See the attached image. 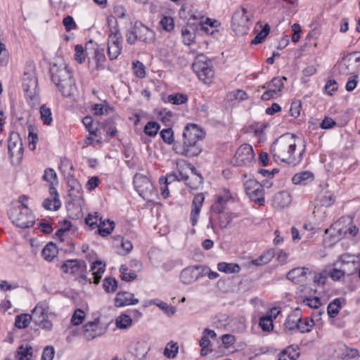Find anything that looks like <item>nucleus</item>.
Returning a JSON list of instances; mask_svg holds the SVG:
<instances>
[{
	"mask_svg": "<svg viewBox=\"0 0 360 360\" xmlns=\"http://www.w3.org/2000/svg\"><path fill=\"white\" fill-rule=\"evenodd\" d=\"M314 326V321L313 319H304L302 320L301 319L300 326H299V330L301 333H309L311 330Z\"/></svg>",
	"mask_w": 360,
	"mask_h": 360,
	"instance_id": "obj_55",
	"label": "nucleus"
},
{
	"mask_svg": "<svg viewBox=\"0 0 360 360\" xmlns=\"http://www.w3.org/2000/svg\"><path fill=\"white\" fill-rule=\"evenodd\" d=\"M187 96L182 94H171L167 97L168 102L175 105L185 103L187 101Z\"/></svg>",
	"mask_w": 360,
	"mask_h": 360,
	"instance_id": "obj_47",
	"label": "nucleus"
},
{
	"mask_svg": "<svg viewBox=\"0 0 360 360\" xmlns=\"http://www.w3.org/2000/svg\"><path fill=\"white\" fill-rule=\"evenodd\" d=\"M186 169H189L191 172V176L186 181V184L192 189H196L202 183V177L200 174L196 173L195 167H187Z\"/></svg>",
	"mask_w": 360,
	"mask_h": 360,
	"instance_id": "obj_28",
	"label": "nucleus"
},
{
	"mask_svg": "<svg viewBox=\"0 0 360 360\" xmlns=\"http://www.w3.org/2000/svg\"><path fill=\"white\" fill-rule=\"evenodd\" d=\"M105 264L102 263L101 261H96L92 264L91 271L94 276V283L95 284L99 283L102 274L105 271Z\"/></svg>",
	"mask_w": 360,
	"mask_h": 360,
	"instance_id": "obj_29",
	"label": "nucleus"
},
{
	"mask_svg": "<svg viewBox=\"0 0 360 360\" xmlns=\"http://www.w3.org/2000/svg\"><path fill=\"white\" fill-rule=\"evenodd\" d=\"M102 333V329L99 327V321L97 320L88 322L84 326L83 335L87 340H91Z\"/></svg>",
	"mask_w": 360,
	"mask_h": 360,
	"instance_id": "obj_19",
	"label": "nucleus"
},
{
	"mask_svg": "<svg viewBox=\"0 0 360 360\" xmlns=\"http://www.w3.org/2000/svg\"><path fill=\"white\" fill-rule=\"evenodd\" d=\"M205 197L202 193H198L194 196L192 202V210L190 214V221L192 226H195L204 202Z\"/></svg>",
	"mask_w": 360,
	"mask_h": 360,
	"instance_id": "obj_18",
	"label": "nucleus"
},
{
	"mask_svg": "<svg viewBox=\"0 0 360 360\" xmlns=\"http://www.w3.org/2000/svg\"><path fill=\"white\" fill-rule=\"evenodd\" d=\"M243 185L246 195L252 201H254L259 205L264 204V185L260 184L257 180L251 178L244 181Z\"/></svg>",
	"mask_w": 360,
	"mask_h": 360,
	"instance_id": "obj_9",
	"label": "nucleus"
},
{
	"mask_svg": "<svg viewBox=\"0 0 360 360\" xmlns=\"http://www.w3.org/2000/svg\"><path fill=\"white\" fill-rule=\"evenodd\" d=\"M98 226L99 233L103 236H107L111 233V231L114 229V222L108 220L106 222L105 221H101Z\"/></svg>",
	"mask_w": 360,
	"mask_h": 360,
	"instance_id": "obj_41",
	"label": "nucleus"
},
{
	"mask_svg": "<svg viewBox=\"0 0 360 360\" xmlns=\"http://www.w3.org/2000/svg\"><path fill=\"white\" fill-rule=\"evenodd\" d=\"M57 253L56 247L52 243H48L42 250L41 255L46 261H51Z\"/></svg>",
	"mask_w": 360,
	"mask_h": 360,
	"instance_id": "obj_34",
	"label": "nucleus"
},
{
	"mask_svg": "<svg viewBox=\"0 0 360 360\" xmlns=\"http://www.w3.org/2000/svg\"><path fill=\"white\" fill-rule=\"evenodd\" d=\"M148 350L149 347L147 343L143 341H134L130 346V353L135 357L134 360H143Z\"/></svg>",
	"mask_w": 360,
	"mask_h": 360,
	"instance_id": "obj_20",
	"label": "nucleus"
},
{
	"mask_svg": "<svg viewBox=\"0 0 360 360\" xmlns=\"http://www.w3.org/2000/svg\"><path fill=\"white\" fill-rule=\"evenodd\" d=\"M40 115L44 124L50 125L52 123V113L49 108H47L45 105H41L40 107Z\"/></svg>",
	"mask_w": 360,
	"mask_h": 360,
	"instance_id": "obj_40",
	"label": "nucleus"
},
{
	"mask_svg": "<svg viewBox=\"0 0 360 360\" xmlns=\"http://www.w3.org/2000/svg\"><path fill=\"white\" fill-rule=\"evenodd\" d=\"M301 319V311L296 309L288 316L284 323L285 329L290 331L295 329L299 330Z\"/></svg>",
	"mask_w": 360,
	"mask_h": 360,
	"instance_id": "obj_23",
	"label": "nucleus"
},
{
	"mask_svg": "<svg viewBox=\"0 0 360 360\" xmlns=\"http://www.w3.org/2000/svg\"><path fill=\"white\" fill-rule=\"evenodd\" d=\"M309 269L305 267H296L288 271L286 277L294 283H300L306 281L307 274Z\"/></svg>",
	"mask_w": 360,
	"mask_h": 360,
	"instance_id": "obj_22",
	"label": "nucleus"
},
{
	"mask_svg": "<svg viewBox=\"0 0 360 360\" xmlns=\"http://www.w3.org/2000/svg\"><path fill=\"white\" fill-rule=\"evenodd\" d=\"M295 136L287 134L276 139L271 147V153L276 162H285L289 165H296L301 160V153L297 156Z\"/></svg>",
	"mask_w": 360,
	"mask_h": 360,
	"instance_id": "obj_1",
	"label": "nucleus"
},
{
	"mask_svg": "<svg viewBox=\"0 0 360 360\" xmlns=\"http://www.w3.org/2000/svg\"><path fill=\"white\" fill-rule=\"evenodd\" d=\"M199 266H193L185 268L180 274L181 281L185 285H189L204 276L202 271H199Z\"/></svg>",
	"mask_w": 360,
	"mask_h": 360,
	"instance_id": "obj_16",
	"label": "nucleus"
},
{
	"mask_svg": "<svg viewBox=\"0 0 360 360\" xmlns=\"http://www.w3.org/2000/svg\"><path fill=\"white\" fill-rule=\"evenodd\" d=\"M340 301L339 299L334 300L328 306V314L330 317L333 318L339 313L340 309Z\"/></svg>",
	"mask_w": 360,
	"mask_h": 360,
	"instance_id": "obj_45",
	"label": "nucleus"
},
{
	"mask_svg": "<svg viewBox=\"0 0 360 360\" xmlns=\"http://www.w3.org/2000/svg\"><path fill=\"white\" fill-rule=\"evenodd\" d=\"M103 131L110 137H114L117 133L115 123L112 120H108L103 126Z\"/></svg>",
	"mask_w": 360,
	"mask_h": 360,
	"instance_id": "obj_50",
	"label": "nucleus"
},
{
	"mask_svg": "<svg viewBox=\"0 0 360 360\" xmlns=\"http://www.w3.org/2000/svg\"><path fill=\"white\" fill-rule=\"evenodd\" d=\"M339 226H340V223L337 222L334 225H333L330 229H326L325 233L328 234L329 232H330L332 231H338V237L340 238V237H342V235L345 236L347 233L349 235L354 236L356 235V233L359 231V229L355 225L351 224L350 226L347 229H345L344 231H342L340 228H339Z\"/></svg>",
	"mask_w": 360,
	"mask_h": 360,
	"instance_id": "obj_27",
	"label": "nucleus"
},
{
	"mask_svg": "<svg viewBox=\"0 0 360 360\" xmlns=\"http://www.w3.org/2000/svg\"><path fill=\"white\" fill-rule=\"evenodd\" d=\"M43 207L48 210H58L60 207L59 199L46 198L43 202Z\"/></svg>",
	"mask_w": 360,
	"mask_h": 360,
	"instance_id": "obj_46",
	"label": "nucleus"
},
{
	"mask_svg": "<svg viewBox=\"0 0 360 360\" xmlns=\"http://www.w3.org/2000/svg\"><path fill=\"white\" fill-rule=\"evenodd\" d=\"M231 198L229 191H225L224 196H219L217 200L212 205L211 210L217 214L222 213L225 209L226 202Z\"/></svg>",
	"mask_w": 360,
	"mask_h": 360,
	"instance_id": "obj_25",
	"label": "nucleus"
},
{
	"mask_svg": "<svg viewBox=\"0 0 360 360\" xmlns=\"http://www.w3.org/2000/svg\"><path fill=\"white\" fill-rule=\"evenodd\" d=\"M122 36L117 26H115L110 29V34L108 39V45L122 46Z\"/></svg>",
	"mask_w": 360,
	"mask_h": 360,
	"instance_id": "obj_30",
	"label": "nucleus"
},
{
	"mask_svg": "<svg viewBox=\"0 0 360 360\" xmlns=\"http://www.w3.org/2000/svg\"><path fill=\"white\" fill-rule=\"evenodd\" d=\"M59 169L65 179L68 178V174H73V165L68 159L61 160Z\"/></svg>",
	"mask_w": 360,
	"mask_h": 360,
	"instance_id": "obj_38",
	"label": "nucleus"
},
{
	"mask_svg": "<svg viewBox=\"0 0 360 360\" xmlns=\"http://www.w3.org/2000/svg\"><path fill=\"white\" fill-rule=\"evenodd\" d=\"M134 186L140 196L147 201H153L156 192L153 183L145 176H135Z\"/></svg>",
	"mask_w": 360,
	"mask_h": 360,
	"instance_id": "obj_12",
	"label": "nucleus"
},
{
	"mask_svg": "<svg viewBox=\"0 0 360 360\" xmlns=\"http://www.w3.org/2000/svg\"><path fill=\"white\" fill-rule=\"evenodd\" d=\"M98 221H100V222L101 221V217H100L98 212L89 214L88 216L85 218L86 224L91 226L92 229H94L96 226H97Z\"/></svg>",
	"mask_w": 360,
	"mask_h": 360,
	"instance_id": "obj_56",
	"label": "nucleus"
},
{
	"mask_svg": "<svg viewBox=\"0 0 360 360\" xmlns=\"http://www.w3.org/2000/svg\"><path fill=\"white\" fill-rule=\"evenodd\" d=\"M33 348L29 344L21 345L15 356L18 360H30L32 356Z\"/></svg>",
	"mask_w": 360,
	"mask_h": 360,
	"instance_id": "obj_31",
	"label": "nucleus"
},
{
	"mask_svg": "<svg viewBox=\"0 0 360 360\" xmlns=\"http://www.w3.org/2000/svg\"><path fill=\"white\" fill-rule=\"evenodd\" d=\"M51 79L58 90L65 97L74 96L77 91L72 72L63 63L53 64L50 68Z\"/></svg>",
	"mask_w": 360,
	"mask_h": 360,
	"instance_id": "obj_2",
	"label": "nucleus"
},
{
	"mask_svg": "<svg viewBox=\"0 0 360 360\" xmlns=\"http://www.w3.org/2000/svg\"><path fill=\"white\" fill-rule=\"evenodd\" d=\"M103 287L105 292H113L117 289V281L114 278L106 277L103 281Z\"/></svg>",
	"mask_w": 360,
	"mask_h": 360,
	"instance_id": "obj_44",
	"label": "nucleus"
},
{
	"mask_svg": "<svg viewBox=\"0 0 360 360\" xmlns=\"http://www.w3.org/2000/svg\"><path fill=\"white\" fill-rule=\"evenodd\" d=\"M32 319V316L28 314L18 315L15 317V326L18 328H25L29 326Z\"/></svg>",
	"mask_w": 360,
	"mask_h": 360,
	"instance_id": "obj_36",
	"label": "nucleus"
},
{
	"mask_svg": "<svg viewBox=\"0 0 360 360\" xmlns=\"http://www.w3.org/2000/svg\"><path fill=\"white\" fill-rule=\"evenodd\" d=\"M133 70L134 74L139 78H143L146 76L145 66L140 61L133 63Z\"/></svg>",
	"mask_w": 360,
	"mask_h": 360,
	"instance_id": "obj_57",
	"label": "nucleus"
},
{
	"mask_svg": "<svg viewBox=\"0 0 360 360\" xmlns=\"http://www.w3.org/2000/svg\"><path fill=\"white\" fill-rule=\"evenodd\" d=\"M234 158L236 165H248L255 159L252 147L249 144L241 145L236 150Z\"/></svg>",
	"mask_w": 360,
	"mask_h": 360,
	"instance_id": "obj_14",
	"label": "nucleus"
},
{
	"mask_svg": "<svg viewBox=\"0 0 360 360\" xmlns=\"http://www.w3.org/2000/svg\"><path fill=\"white\" fill-rule=\"evenodd\" d=\"M178 351L179 346L177 345V344L176 342L171 341L167 345L164 351V354L167 358L174 359V357H176Z\"/></svg>",
	"mask_w": 360,
	"mask_h": 360,
	"instance_id": "obj_42",
	"label": "nucleus"
},
{
	"mask_svg": "<svg viewBox=\"0 0 360 360\" xmlns=\"http://www.w3.org/2000/svg\"><path fill=\"white\" fill-rule=\"evenodd\" d=\"M341 347H342L341 354L342 359H350L359 356V351L356 349L349 348L345 345H342Z\"/></svg>",
	"mask_w": 360,
	"mask_h": 360,
	"instance_id": "obj_48",
	"label": "nucleus"
},
{
	"mask_svg": "<svg viewBox=\"0 0 360 360\" xmlns=\"http://www.w3.org/2000/svg\"><path fill=\"white\" fill-rule=\"evenodd\" d=\"M313 179V174L308 171H304L295 174L292 178V181L295 184H306L308 180Z\"/></svg>",
	"mask_w": 360,
	"mask_h": 360,
	"instance_id": "obj_32",
	"label": "nucleus"
},
{
	"mask_svg": "<svg viewBox=\"0 0 360 360\" xmlns=\"http://www.w3.org/2000/svg\"><path fill=\"white\" fill-rule=\"evenodd\" d=\"M205 137V132L196 124H187L183 132V146L180 153L188 158L195 157L201 153L198 142Z\"/></svg>",
	"mask_w": 360,
	"mask_h": 360,
	"instance_id": "obj_3",
	"label": "nucleus"
},
{
	"mask_svg": "<svg viewBox=\"0 0 360 360\" xmlns=\"http://www.w3.org/2000/svg\"><path fill=\"white\" fill-rule=\"evenodd\" d=\"M49 306L46 302H39L32 310L33 321L41 328L50 331L53 328V324L48 319Z\"/></svg>",
	"mask_w": 360,
	"mask_h": 360,
	"instance_id": "obj_10",
	"label": "nucleus"
},
{
	"mask_svg": "<svg viewBox=\"0 0 360 360\" xmlns=\"http://www.w3.org/2000/svg\"><path fill=\"white\" fill-rule=\"evenodd\" d=\"M259 326H260L263 331H271L274 329V324L271 316H262L259 319Z\"/></svg>",
	"mask_w": 360,
	"mask_h": 360,
	"instance_id": "obj_39",
	"label": "nucleus"
},
{
	"mask_svg": "<svg viewBox=\"0 0 360 360\" xmlns=\"http://www.w3.org/2000/svg\"><path fill=\"white\" fill-rule=\"evenodd\" d=\"M283 80L286 81L287 78L285 77H274L269 83L263 85L262 88L266 89V91L262 94V99L269 101L278 97L283 87Z\"/></svg>",
	"mask_w": 360,
	"mask_h": 360,
	"instance_id": "obj_13",
	"label": "nucleus"
},
{
	"mask_svg": "<svg viewBox=\"0 0 360 360\" xmlns=\"http://www.w3.org/2000/svg\"><path fill=\"white\" fill-rule=\"evenodd\" d=\"M181 34L184 44L190 45L194 39V34L188 27H183Z\"/></svg>",
	"mask_w": 360,
	"mask_h": 360,
	"instance_id": "obj_63",
	"label": "nucleus"
},
{
	"mask_svg": "<svg viewBox=\"0 0 360 360\" xmlns=\"http://www.w3.org/2000/svg\"><path fill=\"white\" fill-rule=\"evenodd\" d=\"M64 273L70 274L73 276H78L82 281L91 283V278H88L87 266L86 262L82 259H69L65 261L60 266Z\"/></svg>",
	"mask_w": 360,
	"mask_h": 360,
	"instance_id": "obj_8",
	"label": "nucleus"
},
{
	"mask_svg": "<svg viewBox=\"0 0 360 360\" xmlns=\"http://www.w3.org/2000/svg\"><path fill=\"white\" fill-rule=\"evenodd\" d=\"M354 55L355 53H350L344 57L341 61L335 65L334 72L342 76H348L353 74V69L350 67V62L352 61V58H354Z\"/></svg>",
	"mask_w": 360,
	"mask_h": 360,
	"instance_id": "obj_17",
	"label": "nucleus"
},
{
	"mask_svg": "<svg viewBox=\"0 0 360 360\" xmlns=\"http://www.w3.org/2000/svg\"><path fill=\"white\" fill-rule=\"evenodd\" d=\"M84 319V312L82 310L78 309L75 311V312L72 316V319H71V323L74 326H78L82 323Z\"/></svg>",
	"mask_w": 360,
	"mask_h": 360,
	"instance_id": "obj_59",
	"label": "nucleus"
},
{
	"mask_svg": "<svg viewBox=\"0 0 360 360\" xmlns=\"http://www.w3.org/2000/svg\"><path fill=\"white\" fill-rule=\"evenodd\" d=\"M159 24L161 27L167 32L172 31L174 27V19L169 16L162 17Z\"/></svg>",
	"mask_w": 360,
	"mask_h": 360,
	"instance_id": "obj_49",
	"label": "nucleus"
},
{
	"mask_svg": "<svg viewBox=\"0 0 360 360\" xmlns=\"http://www.w3.org/2000/svg\"><path fill=\"white\" fill-rule=\"evenodd\" d=\"M126 40L131 45L134 44L137 41L149 44L155 40V33L141 22H136L134 26L127 31Z\"/></svg>",
	"mask_w": 360,
	"mask_h": 360,
	"instance_id": "obj_4",
	"label": "nucleus"
},
{
	"mask_svg": "<svg viewBox=\"0 0 360 360\" xmlns=\"http://www.w3.org/2000/svg\"><path fill=\"white\" fill-rule=\"evenodd\" d=\"M12 223L21 229L32 227L35 223V219L27 205L11 208L8 212Z\"/></svg>",
	"mask_w": 360,
	"mask_h": 360,
	"instance_id": "obj_5",
	"label": "nucleus"
},
{
	"mask_svg": "<svg viewBox=\"0 0 360 360\" xmlns=\"http://www.w3.org/2000/svg\"><path fill=\"white\" fill-rule=\"evenodd\" d=\"M193 70L198 77L205 84L212 82L214 71L211 60H208L204 55L198 56L193 63Z\"/></svg>",
	"mask_w": 360,
	"mask_h": 360,
	"instance_id": "obj_6",
	"label": "nucleus"
},
{
	"mask_svg": "<svg viewBox=\"0 0 360 360\" xmlns=\"http://www.w3.org/2000/svg\"><path fill=\"white\" fill-rule=\"evenodd\" d=\"M36 77L34 66L29 65L26 67L22 76V88L27 99L34 101L37 99L39 89Z\"/></svg>",
	"mask_w": 360,
	"mask_h": 360,
	"instance_id": "obj_7",
	"label": "nucleus"
},
{
	"mask_svg": "<svg viewBox=\"0 0 360 360\" xmlns=\"http://www.w3.org/2000/svg\"><path fill=\"white\" fill-rule=\"evenodd\" d=\"M300 354L292 347H288L279 354L278 360H296Z\"/></svg>",
	"mask_w": 360,
	"mask_h": 360,
	"instance_id": "obj_37",
	"label": "nucleus"
},
{
	"mask_svg": "<svg viewBox=\"0 0 360 360\" xmlns=\"http://www.w3.org/2000/svg\"><path fill=\"white\" fill-rule=\"evenodd\" d=\"M43 179L49 182L51 184H53V181H56L57 175L55 171L51 168H48L45 169L44 174L43 175Z\"/></svg>",
	"mask_w": 360,
	"mask_h": 360,
	"instance_id": "obj_62",
	"label": "nucleus"
},
{
	"mask_svg": "<svg viewBox=\"0 0 360 360\" xmlns=\"http://www.w3.org/2000/svg\"><path fill=\"white\" fill-rule=\"evenodd\" d=\"M199 345L201 347L200 350V355L201 356H206L210 352H212V349L209 347L210 345V341L207 336L205 335V334L202 333V335L200 340Z\"/></svg>",
	"mask_w": 360,
	"mask_h": 360,
	"instance_id": "obj_43",
	"label": "nucleus"
},
{
	"mask_svg": "<svg viewBox=\"0 0 360 360\" xmlns=\"http://www.w3.org/2000/svg\"><path fill=\"white\" fill-rule=\"evenodd\" d=\"M63 24L67 32H70L77 27V25L73 18L70 15H68L63 18Z\"/></svg>",
	"mask_w": 360,
	"mask_h": 360,
	"instance_id": "obj_64",
	"label": "nucleus"
},
{
	"mask_svg": "<svg viewBox=\"0 0 360 360\" xmlns=\"http://www.w3.org/2000/svg\"><path fill=\"white\" fill-rule=\"evenodd\" d=\"M250 18L247 15L246 9L243 8L240 11L234 13L232 17V27L234 30L238 31L241 34L245 33L249 29Z\"/></svg>",
	"mask_w": 360,
	"mask_h": 360,
	"instance_id": "obj_15",
	"label": "nucleus"
},
{
	"mask_svg": "<svg viewBox=\"0 0 360 360\" xmlns=\"http://www.w3.org/2000/svg\"><path fill=\"white\" fill-rule=\"evenodd\" d=\"M291 195L287 191H281L276 194L273 198V205L277 208L288 207L291 202Z\"/></svg>",
	"mask_w": 360,
	"mask_h": 360,
	"instance_id": "obj_24",
	"label": "nucleus"
},
{
	"mask_svg": "<svg viewBox=\"0 0 360 360\" xmlns=\"http://www.w3.org/2000/svg\"><path fill=\"white\" fill-rule=\"evenodd\" d=\"M122 46L108 45V54L110 60L116 59L121 53Z\"/></svg>",
	"mask_w": 360,
	"mask_h": 360,
	"instance_id": "obj_53",
	"label": "nucleus"
},
{
	"mask_svg": "<svg viewBox=\"0 0 360 360\" xmlns=\"http://www.w3.org/2000/svg\"><path fill=\"white\" fill-rule=\"evenodd\" d=\"M269 30H270L269 26L266 25L264 27V28L252 40L251 43L252 44H258L262 43L263 41V40L268 35Z\"/></svg>",
	"mask_w": 360,
	"mask_h": 360,
	"instance_id": "obj_52",
	"label": "nucleus"
},
{
	"mask_svg": "<svg viewBox=\"0 0 360 360\" xmlns=\"http://www.w3.org/2000/svg\"><path fill=\"white\" fill-rule=\"evenodd\" d=\"M82 122L84 124L86 129L89 132L90 135L97 136L96 131L97 127H94L92 117L90 116H86L83 118Z\"/></svg>",
	"mask_w": 360,
	"mask_h": 360,
	"instance_id": "obj_54",
	"label": "nucleus"
},
{
	"mask_svg": "<svg viewBox=\"0 0 360 360\" xmlns=\"http://www.w3.org/2000/svg\"><path fill=\"white\" fill-rule=\"evenodd\" d=\"M160 125L155 122H149L144 127V132L149 136H154L157 134Z\"/></svg>",
	"mask_w": 360,
	"mask_h": 360,
	"instance_id": "obj_51",
	"label": "nucleus"
},
{
	"mask_svg": "<svg viewBox=\"0 0 360 360\" xmlns=\"http://www.w3.org/2000/svg\"><path fill=\"white\" fill-rule=\"evenodd\" d=\"M139 303V300L134 297V294L129 292H119L115 298V306L122 307Z\"/></svg>",
	"mask_w": 360,
	"mask_h": 360,
	"instance_id": "obj_21",
	"label": "nucleus"
},
{
	"mask_svg": "<svg viewBox=\"0 0 360 360\" xmlns=\"http://www.w3.org/2000/svg\"><path fill=\"white\" fill-rule=\"evenodd\" d=\"M9 158L13 162H20L23 156V145L20 134L11 132L8 140Z\"/></svg>",
	"mask_w": 360,
	"mask_h": 360,
	"instance_id": "obj_11",
	"label": "nucleus"
},
{
	"mask_svg": "<svg viewBox=\"0 0 360 360\" xmlns=\"http://www.w3.org/2000/svg\"><path fill=\"white\" fill-rule=\"evenodd\" d=\"M75 59L79 63H82L85 60L84 50L82 45L77 44L75 46Z\"/></svg>",
	"mask_w": 360,
	"mask_h": 360,
	"instance_id": "obj_61",
	"label": "nucleus"
},
{
	"mask_svg": "<svg viewBox=\"0 0 360 360\" xmlns=\"http://www.w3.org/2000/svg\"><path fill=\"white\" fill-rule=\"evenodd\" d=\"M160 136L163 141L168 144H170L174 141L173 131L170 128L162 130L160 131Z\"/></svg>",
	"mask_w": 360,
	"mask_h": 360,
	"instance_id": "obj_60",
	"label": "nucleus"
},
{
	"mask_svg": "<svg viewBox=\"0 0 360 360\" xmlns=\"http://www.w3.org/2000/svg\"><path fill=\"white\" fill-rule=\"evenodd\" d=\"M95 59L96 60V68H103V63L105 60V56L104 53V49H98L95 53Z\"/></svg>",
	"mask_w": 360,
	"mask_h": 360,
	"instance_id": "obj_58",
	"label": "nucleus"
},
{
	"mask_svg": "<svg viewBox=\"0 0 360 360\" xmlns=\"http://www.w3.org/2000/svg\"><path fill=\"white\" fill-rule=\"evenodd\" d=\"M68 186L70 188V195L77 198L82 193V186L79 182L74 177V174H68V178L66 179Z\"/></svg>",
	"mask_w": 360,
	"mask_h": 360,
	"instance_id": "obj_26",
	"label": "nucleus"
},
{
	"mask_svg": "<svg viewBox=\"0 0 360 360\" xmlns=\"http://www.w3.org/2000/svg\"><path fill=\"white\" fill-rule=\"evenodd\" d=\"M116 326L120 329H126L129 328L132 324L131 318L125 314H122L117 317L115 320Z\"/></svg>",
	"mask_w": 360,
	"mask_h": 360,
	"instance_id": "obj_35",
	"label": "nucleus"
},
{
	"mask_svg": "<svg viewBox=\"0 0 360 360\" xmlns=\"http://www.w3.org/2000/svg\"><path fill=\"white\" fill-rule=\"evenodd\" d=\"M217 269L219 271L226 274L238 273L240 270L238 264L226 262H219L217 264Z\"/></svg>",
	"mask_w": 360,
	"mask_h": 360,
	"instance_id": "obj_33",
	"label": "nucleus"
}]
</instances>
